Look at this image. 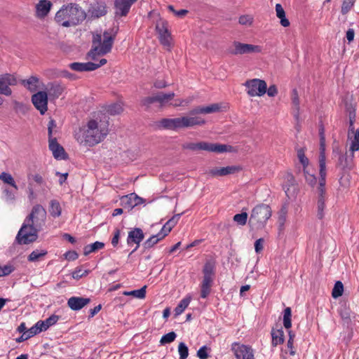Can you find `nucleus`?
<instances>
[{
    "label": "nucleus",
    "instance_id": "nucleus-9",
    "mask_svg": "<svg viewBox=\"0 0 359 359\" xmlns=\"http://www.w3.org/2000/svg\"><path fill=\"white\" fill-rule=\"evenodd\" d=\"M175 94L173 92L168 93H164L159 92L151 96L146 97L142 100V104L143 106L149 107L151 104L155 102H158L161 106H163L167 104L169 101L172 100Z\"/></svg>",
    "mask_w": 359,
    "mask_h": 359
},
{
    "label": "nucleus",
    "instance_id": "nucleus-62",
    "mask_svg": "<svg viewBox=\"0 0 359 359\" xmlns=\"http://www.w3.org/2000/svg\"><path fill=\"white\" fill-rule=\"evenodd\" d=\"M42 332V328L39 327L36 323L34 326H32L30 329L27 330V334L29 338L34 337V335Z\"/></svg>",
    "mask_w": 359,
    "mask_h": 359
},
{
    "label": "nucleus",
    "instance_id": "nucleus-20",
    "mask_svg": "<svg viewBox=\"0 0 359 359\" xmlns=\"http://www.w3.org/2000/svg\"><path fill=\"white\" fill-rule=\"evenodd\" d=\"M53 4L48 0H40L36 5V15L39 18H43L49 13Z\"/></svg>",
    "mask_w": 359,
    "mask_h": 359
},
{
    "label": "nucleus",
    "instance_id": "nucleus-12",
    "mask_svg": "<svg viewBox=\"0 0 359 359\" xmlns=\"http://www.w3.org/2000/svg\"><path fill=\"white\" fill-rule=\"evenodd\" d=\"M144 238V233L142 229L136 227L128 232L127 244L130 246L136 244L135 248L130 252L129 255L134 253L140 247V243Z\"/></svg>",
    "mask_w": 359,
    "mask_h": 359
},
{
    "label": "nucleus",
    "instance_id": "nucleus-30",
    "mask_svg": "<svg viewBox=\"0 0 359 359\" xmlns=\"http://www.w3.org/2000/svg\"><path fill=\"white\" fill-rule=\"evenodd\" d=\"M60 317L57 315H52L45 320H39L36 324L39 327L42 328V331L47 330L50 326L55 325Z\"/></svg>",
    "mask_w": 359,
    "mask_h": 359
},
{
    "label": "nucleus",
    "instance_id": "nucleus-54",
    "mask_svg": "<svg viewBox=\"0 0 359 359\" xmlns=\"http://www.w3.org/2000/svg\"><path fill=\"white\" fill-rule=\"evenodd\" d=\"M180 359H187L189 355V348L184 342H180L178 346Z\"/></svg>",
    "mask_w": 359,
    "mask_h": 359
},
{
    "label": "nucleus",
    "instance_id": "nucleus-8",
    "mask_svg": "<svg viewBox=\"0 0 359 359\" xmlns=\"http://www.w3.org/2000/svg\"><path fill=\"white\" fill-rule=\"evenodd\" d=\"M248 88L247 93L251 96H262L266 92V83L264 80L254 79L248 80L244 83Z\"/></svg>",
    "mask_w": 359,
    "mask_h": 359
},
{
    "label": "nucleus",
    "instance_id": "nucleus-25",
    "mask_svg": "<svg viewBox=\"0 0 359 359\" xmlns=\"http://www.w3.org/2000/svg\"><path fill=\"white\" fill-rule=\"evenodd\" d=\"M65 88L58 82L48 83L47 90L50 97L58 98L64 91Z\"/></svg>",
    "mask_w": 359,
    "mask_h": 359
},
{
    "label": "nucleus",
    "instance_id": "nucleus-37",
    "mask_svg": "<svg viewBox=\"0 0 359 359\" xmlns=\"http://www.w3.org/2000/svg\"><path fill=\"white\" fill-rule=\"evenodd\" d=\"M303 173L306 182L311 187H314L317 183V178L313 173H310L307 168H303Z\"/></svg>",
    "mask_w": 359,
    "mask_h": 359
},
{
    "label": "nucleus",
    "instance_id": "nucleus-50",
    "mask_svg": "<svg viewBox=\"0 0 359 359\" xmlns=\"http://www.w3.org/2000/svg\"><path fill=\"white\" fill-rule=\"evenodd\" d=\"M248 217V213L242 212L241 213L236 214L233 216V221L239 225L244 226L247 223Z\"/></svg>",
    "mask_w": 359,
    "mask_h": 359
},
{
    "label": "nucleus",
    "instance_id": "nucleus-13",
    "mask_svg": "<svg viewBox=\"0 0 359 359\" xmlns=\"http://www.w3.org/2000/svg\"><path fill=\"white\" fill-rule=\"evenodd\" d=\"M156 30L158 34L161 43L165 47L170 46V33L168 28V22L161 21L156 24Z\"/></svg>",
    "mask_w": 359,
    "mask_h": 359
},
{
    "label": "nucleus",
    "instance_id": "nucleus-46",
    "mask_svg": "<svg viewBox=\"0 0 359 359\" xmlns=\"http://www.w3.org/2000/svg\"><path fill=\"white\" fill-rule=\"evenodd\" d=\"M177 337V334L175 332H170L162 336L160 344L161 345H165L167 344H170L175 340Z\"/></svg>",
    "mask_w": 359,
    "mask_h": 359
},
{
    "label": "nucleus",
    "instance_id": "nucleus-27",
    "mask_svg": "<svg viewBox=\"0 0 359 359\" xmlns=\"http://www.w3.org/2000/svg\"><path fill=\"white\" fill-rule=\"evenodd\" d=\"M39 79L32 76L27 79L22 80L21 83L30 92H36L39 88Z\"/></svg>",
    "mask_w": 359,
    "mask_h": 359
},
{
    "label": "nucleus",
    "instance_id": "nucleus-40",
    "mask_svg": "<svg viewBox=\"0 0 359 359\" xmlns=\"http://www.w3.org/2000/svg\"><path fill=\"white\" fill-rule=\"evenodd\" d=\"M48 252L46 250H35L32 251L27 257L29 262H37L41 257L46 255Z\"/></svg>",
    "mask_w": 359,
    "mask_h": 359
},
{
    "label": "nucleus",
    "instance_id": "nucleus-56",
    "mask_svg": "<svg viewBox=\"0 0 359 359\" xmlns=\"http://www.w3.org/2000/svg\"><path fill=\"white\" fill-rule=\"evenodd\" d=\"M123 107L120 104L115 103L109 106L107 111L111 115L119 114L122 112Z\"/></svg>",
    "mask_w": 359,
    "mask_h": 359
},
{
    "label": "nucleus",
    "instance_id": "nucleus-41",
    "mask_svg": "<svg viewBox=\"0 0 359 359\" xmlns=\"http://www.w3.org/2000/svg\"><path fill=\"white\" fill-rule=\"evenodd\" d=\"M146 288L147 286L144 285L139 290H135L130 292H124L123 294L126 296H133L138 299H144L146 296Z\"/></svg>",
    "mask_w": 359,
    "mask_h": 359
},
{
    "label": "nucleus",
    "instance_id": "nucleus-32",
    "mask_svg": "<svg viewBox=\"0 0 359 359\" xmlns=\"http://www.w3.org/2000/svg\"><path fill=\"white\" fill-rule=\"evenodd\" d=\"M319 182H326V163L323 151H321L319 156Z\"/></svg>",
    "mask_w": 359,
    "mask_h": 359
},
{
    "label": "nucleus",
    "instance_id": "nucleus-10",
    "mask_svg": "<svg viewBox=\"0 0 359 359\" xmlns=\"http://www.w3.org/2000/svg\"><path fill=\"white\" fill-rule=\"evenodd\" d=\"M231 351L236 359H255L254 350L250 346L234 342L231 344Z\"/></svg>",
    "mask_w": 359,
    "mask_h": 359
},
{
    "label": "nucleus",
    "instance_id": "nucleus-43",
    "mask_svg": "<svg viewBox=\"0 0 359 359\" xmlns=\"http://www.w3.org/2000/svg\"><path fill=\"white\" fill-rule=\"evenodd\" d=\"M0 180H2L4 183L14 187L15 189H18V186L16 185V183L11 174L6 172H1L0 175Z\"/></svg>",
    "mask_w": 359,
    "mask_h": 359
},
{
    "label": "nucleus",
    "instance_id": "nucleus-36",
    "mask_svg": "<svg viewBox=\"0 0 359 359\" xmlns=\"http://www.w3.org/2000/svg\"><path fill=\"white\" fill-rule=\"evenodd\" d=\"M350 132L348 130V135H350ZM354 133L353 139L351 140V144L350 147V150L352 151L351 158H353V152L359 150V128L356 130L355 132L351 131Z\"/></svg>",
    "mask_w": 359,
    "mask_h": 359
},
{
    "label": "nucleus",
    "instance_id": "nucleus-35",
    "mask_svg": "<svg viewBox=\"0 0 359 359\" xmlns=\"http://www.w3.org/2000/svg\"><path fill=\"white\" fill-rule=\"evenodd\" d=\"M203 276L213 277L215 273V263L212 260L207 261L203 268Z\"/></svg>",
    "mask_w": 359,
    "mask_h": 359
},
{
    "label": "nucleus",
    "instance_id": "nucleus-6",
    "mask_svg": "<svg viewBox=\"0 0 359 359\" xmlns=\"http://www.w3.org/2000/svg\"><path fill=\"white\" fill-rule=\"evenodd\" d=\"M182 149H189L193 151H206L217 154H222L231 151V146L219 143H211L208 142H187L182 145Z\"/></svg>",
    "mask_w": 359,
    "mask_h": 359
},
{
    "label": "nucleus",
    "instance_id": "nucleus-7",
    "mask_svg": "<svg viewBox=\"0 0 359 359\" xmlns=\"http://www.w3.org/2000/svg\"><path fill=\"white\" fill-rule=\"evenodd\" d=\"M261 51L262 48L259 46L243 43L236 41L233 42V48L230 47L226 50L229 54L233 55L260 53Z\"/></svg>",
    "mask_w": 359,
    "mask_h": 359
},
{
    "label": "nucleus",
    "instance_id": "nucleus-53",
    "mask_svg": "<svg viewBox=\"0 0 359 359\" xmlns=\"http://www.w3.org/2000/svg\"><path fill=\"white\" fill-rule=\"evenodd\" d=\"M15 271V267L11 264H6L3 266L0 265V278L10 275Z\"/></svg>",
    "mask_w": 359,
    "mask_h": 359
},
{
    "label": "nucleus",
    "instance_id": "nucleus-2",
    "mask_svg": "<svg viewBox=\"0 0 359 359\" xmlns=\"http://www.w3.org/2000/svg\"><path fill=\"white\" fill-rule=\"evenodd\" d=\"M86 18V13L76 4L64 5L56 13L55 22L65 27L76 26L81 23Z\"/></svg>",
    "mask_w": 359,
    "mask_h": 359
},
{
    "label": "nucleus",
    "instance_id": "nucleus-42",
    "mask_svg": "<svg viewBox=\"0 0 359 359\" xmlns=\"http://www.w3.org/2000/svg\"><path fill=\"white\" fill-rule=\"evenodd\" d=\"M337 166L341 168L342 170L348 169L351 170V165L348 160V157L346 154H339Z\"/></svg>",
    "mask_w": 359,
    "mask_h": 359
},
{
    "label": "nucleus",
    "instance_id": "nucleus-22",
    "mask_svg": "<svg viewBox=\"0 0 359 359\" xmlns=\"http://www.w3.org/2000/svg\"><path fill=\"white\" fill-rule=\"evenodd\" d=\"M271 337V344L273 346H276L277 345L281 344L284 342V332L280 325H276V327L272 328Z\"/></svg>",
    "mask_w": 359,
    "mask_h": 359
},
{
    "label": "nucleus",
    "instance_id": "nucleus-51",
    "mask_svg": "<svg viewBox=\"0 0 359 359\" xmlns=\"http://www.w3.org/2000/svg\"><path fill=\"white\" fill-rule=\"evenodd\" d=\"M325 208V200L318 199L317 201V217L323 219L325 216L324 210Z\"/></svg>",
    "mask_w": 359,
    "mask_h": 359
},
{
    "label": "nucleus",
    "instance_id": "nucleus-47",
    "mask_svg": "<svg viewBox=\"0 0 359 359\" xmlns=\"http://www.w3.org/2000/svg\"><path fill=\"white\" fill-rule=\"evenodd\" d=\"M356 0H343L341 13L342 15H346L354 6Z\"/></svg>",
    "mask_w": 359,
    "mask_h": 359
},
{
    "label": "nucleus",
    "instance_id": "nucleus-49",
    "mask_svg": "<svg viewBox=\"0 0 359 359\" xmlns=\"http://www.w3.org/2000/svg\"><path fill=\"white\" fill-rule=\"evenodd\" d=\"M297 157L299 158V162L303 165V168H307L309 165V159L305 156V149L304 148H299L297 150Z\"/></svg>",
    "mask_w": 359,
    "mask_h": 359
},
{
    "label": "nucleus",
    "instance_id": "nucleus-18",
    "mask_svg": "<svg viewBox=\"0 0 359 359\" xmlns=\"http://www.w3.org/2000/svg\"><path fill=\"white\" fill-rule=\"evenodd\" d=\"M90 299L83 297H72L67 300V306L72 311H79L90 302Z\"/></svg>",
    "mask_w": 359,
    "mask_h": 359
},
{
    "label": "nucleus",
    "instance_id": "nucleus-4",
    "mask_svg": "<svg viewBox=\"0 0 359 359\" xmlns=\"http://www.w3.org/2000/svg\"><path fill=\"white\" fill-rule=\"evenodd\" d=\"M108 130L99 128L98 123L95 120H90L86 127L83 128L82 135H79L77 140L85 146L93 147L102 141L107 135Z\"/></svg>",
    "mask_w": 359,
    "mask_h": 359
},
{
    "label": "nucleus",
    "instance_id": "nucleus-29",
    "mask_svg": "<svg viewBox=\"0 0 359 359\" xmlns=\"http://www.w3.org/2000/svg\"><path fill=\"white\" fill-rule=\"evenodd\" d=\"M345 109L349 118V131L353 132V123L355 121V108L350 102H345Z\"/></svg>",
    "mask_w": 359,
    "mask_h": 359
},
{
    "label": "nucleus",
    "instance_id": "nucleus-33",
    "mask_svg": "<svg viewBox=\"0 0 359 359\" xmlns=\"http://www.w3.org/2000/svg\"><path fill=\"white\" fill-rule=\"evenodd\" d=\"M276 11L277 17L280 20V25L283 27H287L290 26V21L285 17V12L280 4L276 5Z\"/></svg>",
    "mask_w": 359,
    "mask_h": 359
},
{
    "label": "nucleus",
    "instance_id": "nucleus-14",
    "mask_svg": "<svg viewBox=\"0 0 359 359\" xmlns=\"http://www.w3.org/2000/svg\"><path fill=\"white\" fill-rule=\"evenodd\" d=\"M48 147L52 151L53 157L57 160H67L68 154L65 149L60 145L55 137L48 139Z\"/></svg>",
    "mask_w": 359,
    "mask_h": 359
},
{
    "label": "nucleus",
    "instance_id": "nucleus-60",
    "mask_svg": "<svg viewBox=\"0 0 359 359\" xmlns=\"http://www.w3.org/2000/svg\"><path fill=\"white\" fill-rule=\"evenodd\" d=\"M121 237V230L119 229H115L114 231V236L111 238V245L114 248H117L119 243V240Z\"/></svg>",
    "mask_w": 359,
    "mask_h": 359
},
{
    "label": "nucleus",
    "instance_id": "nucleus-63",
    "mask_svg": "<svg viewBox=\"0 0 359 359\" xmlns=\"http://www.w3.org/2000/svg\"><path fill=\"white\" fill-rule=\"evenodd\" d=\"M56 122L54 119H50L48 124V139L54 138L53 137V130L54 128H56Z\"/></svg>",
    "mask_w": 359,
    "mask_h": 359
},
{
    "label": "nucleus",
    "instance_id": "nucleus-55",
    "mask_svg": "<svg viewBox=\"0 0 359 359\" xmlns=\"http://www.w3.org/2000/svg\"><path fill=\"white\" fill-rule=\"evenodd\" d=\"M0 94L6 96H10L12 94V90L8 87L0 76Z\"/></svg>",
    "mask_w": 359,
    "mask_h": 359
},
{
    "label": "nucleus",
    "instance_id": "nucleus-57",
    "mask_svg": "<svg viewBox=\"0 0 359 359\" xmlns=\"http://www.w3.org/2000/svg\"><path fill=\"white\" fill-rule=\"evenodd\" d=\"M287 213V208L285 205H283L280 210L278 211V224H280V226L285 224L286 221V217Z\"/></svg>",
    "mask_w": 359,
    "mask_h": 359
},
{
    "label": "nucleus",
    "instance_id": "nucleus-23",
    "mask_svg": "<svg viewBox=\"0 0 359 359\" xmlns=\"http://www.w3.org/2000/svg\"><path fill=\"white\" fill-rule=\"evenodd\" d=\"M69 67L71 69L82 72H91L95 70V65L94 62H72L69 65Z\"/></svg>",
    "mask_w": 359,
    "mask_h": 359
},
{
    "label": "nucleus",
    "instance_id": "nucleus-52",
    "mask_svg": "<svg viewBox=\"0 0 359 359\" xmlns=\"http://www.w3.org/2000/svg\"><path fill=\"white\" fill-rule=\"evenodd\" d=\"M0 76L8 87L9 86H15L18 83L15 76L11 74H4L0 75Z\"/></svg>",
    "mask_w": 359,
    "mask_h": 359
},
{
    "label": "nucleus",
    "instance_id": "nucleus-44",
    "mask_svg": "<svg viewBox=\"0 0 359 359\" xmlns=\"http://www.w3.org/2000/svg\"><path fill=\"white\" fill-rule=\"evenodd\" d=\"M344 292V285L343 283L338 280L335 283L334 287L332 291V296L334 299H337L341 297L343 294Z\"/></svg>",
    "mask_w": 359,
    "mask_h": 359
},
{
    "label": "nucleus",
    "instance_id": "nucleus-17",
    "mask_svg": "<svg viewBox=\"0 0 359 359\" xmlns=\"http://www.w3.org/2000/svg\"><path fill=\"white\" fill-rule=\"evenodd\" d=\"M137 0H115L116 15L126 16L133 4Z\"/></svg>",
    "mask_w": 359,
    "mask_h": 359
},
{
    "label": "nucleus",
    "instance_id": "nucleus-11",
    "mask_svg": "<svg viewBox=\"0 0 359 359\" xmlns=\"http://www.w3.org/2000/svg\"><path fill=\"white\" fill-rule=\"evenodd\" d=\"M32 102L41 115L48 110V94L45 91H39L32 96Z\"/></svg>",
    "mask_w": 359,
    "mask_h": 359
},
{
    "label": "nucleus",
    "instance_id": "nucleus-59",
    "mask_svg": "<svg viewBox=\"0 0 359 359\" xmlns=\"http://www.w3.org/2000/svg\"><path fill=\"white\" fill-rule=\"evenodd\" d=\"M325 183L326 182H319L318 187V199L325 200Z\"/></svg>",
    "mask_w": 359,
    "mask_h": 359
},
{
    "label": "nucleus",
    "instance_id": "nucleus-39",
    "mask_svg": "<svg viewBox=\"0 0 359 359\" xmlns=\"http://www.w3.org/2000/svg\"><path fill=\"white\" fill-rule=\"evenodd\" d=\"M190 302L191 297H185L182 299L174 310L175 315L177 316L182 313L185 309L189 306Z\"/></svg>",
    "mask_w": 359,
    "mask_h": 359
},
{
    "label": "nucleus",
    "instance_id": "nucleus-58",
    "mask_svg": "<svg viewBox=\"0 0 359 359\" xmlns=\"http://www.w3.org/2000/svg\"><path fill=\"white\" fill-rule=\"evenodd\" d=\"M210 350L207 346H203L197 351V356L199 359H208L209 357L208 351Z\"/></svg>",
    "mask_w": 359,
    "mask_h": 359
},
{
    "label": "nucleus",
    "instance_id": "nucleus-1",
    "mask_svg": "<svg viewBox=\"0 0 359 359\" xmlns=\"http://www.w3.org/2000/svg\"><path fill=\"white\" fill-rule=\"evenodd\" d=\"M46 210L41 205H34L18 233L16 241L20 244H29L38 238V232L45 224Z\"/></svg>",
    "mask_w": 359,
    "mask_h": 359
},
{
    "label": "nucleus",
    "instance_id": "nucleus-21",
    "mask_svg": "<svg viewBox=\"0 0 359 359\" xmlns=\"http://www.w3.org/2000/svg\"><path fill=\"white\" fill-rule=\"evenodd\" d=\"M241 170L240 167L236 165L226 166L220 168H213L209 171L212 176H225L234 174Z\"/></svg>",
    "mask_w": 359,
    "mask_h": 359
},
{
    "label": "nucleus",
    "instance_id": "nucleus-64",
    "mask_svg": "<svg viewBox=\"0 0 359 359\" xmlns=\"http://www.w3.org/2000/svg\"><path fill=\"white\" fill-rule=\"evenodd\" d=\"M65 257L69 261H74L79 257V255L76 251L69 250L65 254Z\"/></svg>",
    "mask_w": 359,
    "mask_h": 359
},
{
    "label": "nucleus",
    "instance_id": "nucleus-48",
    "mask_svg": "<svg viewBox=\"0 0 359 359\" xmlns=\"http://www.w3.org/2000/svg\"><path fill=\"white\" fill-rule=\"evenodd\" d=\"M292 104L294 105L296 108V113L294 114V117L296 119L299 118V99L298 95V92L297 89H293L292 92Z\"/></svg>",
    "mask_w": 359,
    "mask_h": 359
},
{
    "label": "nucleus",
    "instance_id": "nucleus-45",
    "mask_svg": "<svg viewBox=\"0 0 359 359\" xmlns=\"http://www.w3.org/2000/svg\"><path fill=\"white\" fill-rule=\"evenodd\" d=\"M339 313L344 321H345L346 323H350L351 311L348 307H347L346 305L344 307H341L339 310Z\"/></svg>",
    "mask_w": 359,
    "mask_h": 359
},
{
    "label": "nucleus",
    "instance_id": "nucleus-38",
    "mask_svg": "<svg viewBox=\"0 0 359 359\" xmlns=\"http://www.w3.org/2000/svg\"><path fill=\"white\" fill-rule=\"evenodd\" d=\"M283 325L287 330L292 327V310L290 307H286L283 311Z\"/></svg>",
    "mask_w": 359,
    "mask_h": 359
},
{
    "label": "nucleus",
    "instance_id": "nucleus-5",
    "mask_svg": "<svg viewBox=\"0 0 359 359\" xmlns=\"http://www.w3.org/2000/svg\"><path fill=\"white\" fill-rule=\"evenodd\" d=\"M271 208L269 205L260 203L256 205L251 212L248 225L252 231L264 229L268 219L271 216Z\"/></svg>",
    "mask_w": 359,
    "mask_h": 359
},
{
    "label": "nucleus",
    "instance_id": "nucleus-31",
    "mask_svg": "<svg viewBox=\"0 0 359 359\" xmlns=\"http://www.w3.org/2000/svg\"><path fill=\"white\" fill-rule=\"evenodd\" d=\"M48 211L53 217H59L62 214V208L60 202L55 199L51 200L49 203Z\"/></svg>",
    "mask_w": 359,
    "mask_h": 359
},
{
    "label": "nucleus",
    "instance_id": "nucleus-28",
    "mask_svg": "<svg viewBox=\"0 0 359 359\" xmlns=\"http://www.w3.org/2000/svg\"><path fill=\"white\" fill-rule=\"evenodd\" d=\"M182 121L183 123V128L192 127L194 126H202L205 123L204 119L197 116H182Z\"/></svg>",
    "mask_w": 359,
    "mask_h": 359
},
{
    "label": "nucleus",
    "instance_id": "nucleus-16",
    "mask_svg": "<svg viewBox=\"0 0 359 359\" xmlns=\"http://www.w3.org/2000/svg\"><path fill=\"white\" fill-rule=\"evenodd\" d=\"M144 202V199L138 196L135 193H131L121 198V205L125 208H129V210H132L134 207L140 205Z\"/></svg>",
    "mask_w": 359,
    "mask_h": 359
},
{
    "label": "nucleus",
    "instance_id": "nucleus-15",
    "mask_svg": "<svg viewBox=\"0 0 359 359\" xmlns=\"http://www.w3.org/2000/svg\"><path fill=\"white\" fill-rule=\"evenodd\" d=\"M88 14L92 18H100L107 13V7L104 1H96L91 4L88 10Z\"/></svg>",
    "mask_w": 359,
    "mask_h": 359
},
{
    "label": "nucleus",
    "instance_id": "nucleus-61",
    "mask_svg": "<svg viewBox=\"0 0 359 359\" xmlns=\"http://www.w3.org/2000/svg\"><path fill=\"white\" fill-rule=\"evenodd\" d=\"M158 243V242L156 241L155 237L152 235L150 238H149L142 243V247L145 250L149 249L152 248L154 245L157 244Z\"/></svg>",
    "mask_w": 359,
    "mask_h": 359
},
{
    "label": "nucleus",
    "instance_id": "nucleus-26",
    "mask_svg": "<svg viewBox=\"0 0 359 359\" xmlns=\"http://www.w3.org/2000/svg\"><path fill=\"white\" fill-rule=\"evenodd\" d=\"M213 277L203 276L201 285V297L205 299L210 293V288L212 285Z\"/></svg>",
    "mask_w": 359,
    "mask_h": 359
},
{
    "label": "nucleus",
    "instance_id": "nucleus-24",
    "mask_svg": "<svg viewBox=\"0 0 359 359\" xmlns=\"http://www.w3.org/2000/svg\"><path fill=\"white\" fill-rule=\"evenodd\" d=\"M219 109H220L219 104L215 103V104H210L209 106L196 107L190 111V114L196 115V114H211V113H215V112L219 111Z\"/></svg>",
    "mask_w": 359,
    "mask_h": 359
},
{
    "label": "nucleus",
    "instance_id": "nucleus-3",
    "mask_svg": "<svg viewBox=\"0 0 359 359\" xmlns=\"http://www.w3.org/2000/svg\"><path fill=\"white\" fill-rule=\"evenodd\" d=\"M116 32L114 34L109 30L104 32L102 36L100 33H93L92 48L87 56L91 60H95L97 55H104L111 52L116 39Z\"/></svg>",
    "mask_w": 359,
    "mask_h": 359
},
{
    "label": "nucleus",
    "instance_id": "nucleus-19",
    "mask_svg": "<svg viewBox=\"0 0 359 359\" xmlns=\"http://www.w3.org/2000/svg\"><path fill=\"white\" fill-rule=\"evenodd\" d=\"M182 117L163 118L160 121V126L168 130H177L183 128Z\"/></svg>",
    "mask_w": 359,
    "mask_h": 359
},
{
    "label": "nucleus",
    "instance_id": "nucleus-34",
    "mask_svg": "<svg viewBox=\"0 0 359 359\" xmlns=\"http://www.w3.org/2000/svg\"><path fill=\"white\" fill-rule=\"evenodd\" d=\"M104 247V243L100 241H96L92 244L87 245L83 248L84 255H88L89 254L96 252L98 250H101Z\"/></svg>",
    "mask_w": 359,
    "mask_h": 359
}]
</instances>
